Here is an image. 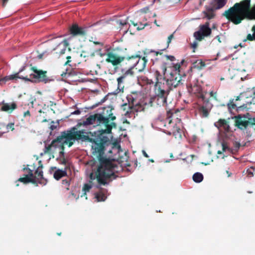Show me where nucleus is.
I'll return each instance as SVG.
<instances>
[{"label":"nucleus","instance_id":"obj_1","mask_svg":"<svg viewBox=\"0 0 255 255\" xmlns=\"http://www.w3.org/2000/svg\"><path fill=\"white\" fill-rule=\"evenodd\" d=\"M113 110V108L109 107L106 110V116L101 114H95L90 116L83 122L84 126L94 125V127L100 126L105 128V129H101L93 133L90 132L92 135L91 138H97L99 140L96 142L98 145L97 148H94L93 155L100 162V166L97 171L98 175L96 177H98L99 181L102 183L104 181L102 179V177L105 178L107 177L105 175L106 174L103 170V168L107 166L110 167L113 166L111 161L104 155L107 147L112 144L111 140L106 134L111 133L112 128L117 127V124L113 122L116 119V116H114L112 113Z\"/></svg>","mask_w":255,"mask_h":255},{"label":"nucleus","instance_id":"obj_2","mask_svg":"<svg viewBox=\"0 0 255 255\" xmlns=\"http://www.w3.org/2000/svg\"><path fill=\"white\" fill-rule=\"evenodd\" d=\"M251 0H243L225 11L223 15L235 25L245 19L255 20V5L251 8Z\"/></svg>","mask_w":255,"mask_h":255},{"label":"nucleus","instance_id":"obj_3","mask_svg":"<svg viewBox=\"0 0 255 255\" xmlns=\"http://www.w3.org/2000/svg\"><path fill=\"white\" fill-rule=\"evenodd\" d=\"M74 128H73L71 131L61 132V135L53 140L50 144L45 146L44 153H51L58 151L59 154L63 156L65 145H68L69 147H71L76 140L82 138L80 135L74 132Z\"/></svg>","mask_w":255,"mask_h":255},{"label":"nucleus","instance_id":"obj_4","mask_svg":"<svg viewBox=\"0 0 255 255\" xmlns=\"http://www.w3.org/2000/svg\"><path fill=\"white\" fill-rule=\"evenodd\" d=\"M108 159L111 161V163L113 166L112 167H110L107 166L103 168V170L106 174L105 175L107 176L105 178L102 177V179L104 181V183H102V182H100L98 177H96L98 175L97 171L100 166V162L99 161V164L97 169L93 170L90 174V181H89V183L85 184L83 186V191L84 192V194H86V192H89L92 188V183L93 180H97L99 185H106L109 184L113 180H115L117 178L118 176L115 173V168L117 167V165L114 163V161L113 160L109 158Z\"/></svg>","mask_w":255,"mask_h":255},{"label":"nucleus","instance_id":"obj_5","mask_svg":"<svg viewBox=\"0 0 255 255\" xmlns=\"http://www.w3.org/2000/svg\"><path fill=\"white\" fill-rule=\"evenodd\" d=\"M30 69L33 73H31L29 76L26 75L22 78L23 80L25 81L47 83L51 81L47 75V71L38 69L37 67L35 66H32Z\"/></svg>","mask_w":255,"mask_h":255},{"label":"nucleus","instance_id":"obj_6","mask_svg":"<svg viewBox=\"0 0 255 255\" xmlns=\"http://www.w3.org/2000/svg\"><path fill=\"white\" fill-rule=\"evenodd\" d=\"M178 113V111L174 109L167 111L164 126L166 127L168 129L171 128L170 131H168L169 134H172L175 138L180 139L182 138V130L179 128L175 127V124L172 125L173 124L172 118Z\"/></svg>","mask_w":255,"mask_h":255},{"label":"nucleus","instance_id":"obj_7","mask_svg":"<svg viewBox=\"0 0 255 255\" xmlns=\"http://www.w3.org/2000/svg\"><path fill=\"white\" fill-rule=\"evenodd\" d=\"M235 125L240 129H247L249 126H255V118L251 117L249 113L240 114L234 117Z\"/></svg>","mask_w":255,"mask_h":255},{"label":"nucleus","instance_id":"obj_8","mask_svg":"<svg viewBox=\"0 0 255 255\" xmlns=\"http://www.w3.org/2000/svg\"><path fill=\"white\" fill-rule=\"evenodd\" d=\"M82 126H83V122L78 123L75 127H73L70 128L69 129L67 130L66 131H70L74 128V132L78 133V134H80L82 138L79 139L78 140H76L77 141H81V142H86L88 141L92 143V152L93 154V151H94V148H97L98 146V144L96 142L99 141V138H91V137L88 135L86 134L87 132L86 131L85 129L78 130V128Z\"/></svg>","mask_w":255,"mask_h":255},{"label":"nucleus","instance_id":"obj_9","mask_svg":"<svg viewBox=\"0 0 255 255\" xmlns=\"http://www.w3.org/2000/svg\"><path fill=\"white\" fill-rule=\"evenodd\" d=\"M164 79H166V84L168 89L170 90L179 87L183 84L180 74L176 73V72H170Z\"/></svg>","mask_w":255,"mask_h":255},{"label":"nucleus","instance_id":"obj_10","mask_svg":"<svg viewBox=\"0 0 255 255\" xmlns=\"http://www.w3.org/2000/svg\"><path fill=\"white\" fill-rule=\"evenodd\" d=\"M123 59L122 63V68L128 69L126 71V74H129V76H133L134 72L132 70L134 68L135 62L137 55H132L131 56H123Z\"/></svg>","mask_w":255,"mask_h":255},{"label":"nucleus","instance_id":"obj_11","mask_svg":"<svg viewBox=\"0 0 255 255\" xmlns=\"http://www.w3.org/2000/svg\"><path fill=\"white\" fill-rule=\"evenodd\" d=\"M209 22H206L205 24L200 25L198 31L194 33V36L199 41H201L205 37H207L211 34L212 29L210 28Z\"/></svg>","mask_w":255,"mask_h":255},{"label":"nucleus","instance_id":"obj_12","mask_svg":"<svg viewBox=\"0 0 255 255\" xmlns=\"http://www.w3.org/2000/svg\"><path fill=\"white\" fill-rule=\"evenodd\" d=\"M123 56H120L113 52L107 53L106 61L111 63L113 66H120L121 67Z\"/></svg>","mask_w":255,"mask_h":255},{"label":"nucleus","instance_id":"obj_13","mask_svg":"<svg viewBox=\"0 0 255 255\" xmlns=\"http://www.w3.org/2000/svg\"><path fill=\"white\" fill-rule=\"evenodd\" d=\"M154 90L155 97H167L170 91L168 88L165 89L164 84L161 82H156Z\"/></svg>","mask_w":255,"mask_h":255},{"label":"nucleus","instance_id":"obj_14","mask_svg":"<svg viewBox=\"0 0 255 255\" xmlns=\"http://www.w3.org/2000/svg\"><path fill=\"white\" fill-rule=\"evenodd\" d=\"M55 46L52 48V51L54 52V53L60 56L64 54L66 50L67 47L69 45L68 41L66 39L60 42H57L54 41Z\"/></svg>","mask_w":255,"mask_h":255},{"label":"nucleus","instance_id":"obj_15","mask_svg":"<svg viewBox=\"0 0 255 255\" xmlns=\"http://www.w3.org/2000/svg\"><path fill=\"white\" fill-rule=\"evenodd\" d=\"M87 27H79L77 23H74L70 27L69 32L74 36H84L87 34Z\"/></svg>","mask_w":255,"mask_h":255},{"label":"nucleus","instance_id":"obj_16","mask_svg":"<svg viewBox=\"0 0 255 255\" xmlns=\"http://www.w3.org/2000/svg\"><path fill=\"white\" fill-rule=\"evenodd\" d=\"M137 98V92H132L131 94L128 95L127 97V100L128 102V105L127 103L124 104L122 105L124 110H126L127 108L132 109L134 105H136L137 103L136 102V100Z\"/></svg>","mask_w":255,"mask_h":255},{"label":"nucleus","instance_id":"obj_17","mask_svg":"<svg viewBox=\"0 0 255 255\" xmlns=\"http://www.w3.org/2000/svg\"><path fill=\"white\" fill-rule=\"evenodd\" d=\"M204 101V105L200 107L198 111L200 115L203 118H207L209 115V113L212 108V105L209 100H205Z\"/></svg>","mask_w":255,"mask_h":255},{"label":"nucleus","instance_id":"obj_18","mask_svg":"<svg viewBox=\"0 0 255 255\" xmlns=\"http://www.w3.org/2000/svg\"><path fill=\"white\" fill-rule=\"evenodd\" d=\"M188 90L198 98L201 99L202 101L205 100V97L202 91V88L200 86L195 85L193 86H191L190 88L188 87Z\"/></svg>","mask_w":255,"mask_h":255},{"label":"nucleus","instance_id":"obj_19","mask_svg":"<svg viewBox=\"0 0 255 255\" xmlns=\"http://www.w3.org/2000/svg\"><path fill=\"white\" fill-rule=\"evenodd\" d=\"M25 67H23L21 68L17 73H15L13 75L5 76L4 77L0 79V85L5 84V83L9 80H16L17 79H21L23 80L24 76H20L19 73L23 71Z\"/></svg>","mask_w":255,"mask_h":255},{"label":"nucleus","instance_id":"obj_20","mask_svg":"<svg viewBox=\"0 0 255 255\" xmlns=\"http://www.w3.org/2000/svg\"><path fill=\"white\" fill-rule=\"evenodd\" d=\"M147 60L145 57L141 58L139 55H137L135 62L134 68L139 72H141L144 70L146 67Z\"/></svg>","mask_w":255,"mask_h":255},{"label":"nucleus","instance_id":"obj_21","mask_svg":"<svg viewBox=\"0 0 255 255\" xmlns=\"http://www.w3.org/2000/svg\"><path fill=\"white\" fill-rule=\"evenodd\" d=\"M40 168H42V165H41V166H39L35 170L34 178H35L36 179V182L38 181L39 183L40 184H45L47 181L44 178L43 171H42L41 169H40Z\"/></svg>","mask_w":255,"mask_h":255},{"label":"nucleus","instance_id":"obj_22","mask_svg":"<svg viewBox=\"0 0 255 255\" xmlns=\"http://www.w3.org/2000/svg\"><path fill=\"white\" fill-rule=\"evenodd\" d=\"M2 106L0 110L3 112L11 113L15 109L17 108V105L15 103H12L11 104L5 103L4 101L1 103Z\"/></svg>","mask_w":255,"mask_h":255},{"label":"nucleus","instance_id":"obj_23","mask_svg":"<svg viewBox=\"0 0 255 255\" xmlns=\"http://www.w3.org/2000/svg\"><path fill=\"white\" fill-rule=\"evenodd\" d=\"M128 75H129V74H126L125 72L122 76H120L117 79L118 88L117 90H118L119 92H123L125 87L124 84L126 81V79Z\"/></svg>","mask_w":255,"mask_h":255},{"label":"nucleus","instance_id":"obj_24","mask_svg":"<svg viewBox=\"0 0 255 255\" xmlns=\"http://www.w3.org/2000/svg\"><path fill=\"white\" fill-rule=\"evenodd\" d=\"M215 126L218 128H223L225 131H229L230 130V126L228 122L225 119H220L215 124Z\"/></svg>","mask_w":255,"mask_h":255},{"label":"nucleus","instance_id":"obj_25","mask_svg":"<svg viewBox=\"0 0 255 255\" xmlns=\"http://www.w3.org/2000/svg\"><path fill=\"white\" fill-rule=\"evenodd\" d=\"M228 107L230 110L236 109L239 111L247 108V105L245 104L241 105L239 103H234L233 101H231L229 104H228Z\"/></svg>","mask_w":255,"mask_h":255},{"label":"nucleus","instance_id":"obj_26","mask_svg":"<svg viewBox=\"0 0 255 255\" xmlns=\"http://www.w3.org/2000/svg\"><path fill=\"white\" fill-rule=\"evenodd\" d=\"M215 9L214 6L206 7V10L203 11L205 17L208 19L213 18L215 16V14L214 13V10Z\"/></svg>","mask_w":255,"mask_h":255},{"label":"nucleus","instance_id":"obj_27","mask_svg":"<svg viewBox=\"0 0 255 255\" xmlns=\"http://www.w3.org/2000/svg\"><path fill=\"white\" fill-rule=\"evenodd\" d=\"M67 167L65 168L64 170L59 169L56 170L53 174L54 178L56 180H59L62 177L66 176L67 175Z\"/></svg>","mask_w":255,"mask_h":255},{"label":"nucleus","instance_id":"obj_28","mask_svg":"<svg viewBox=\"0 0 255 255\" xmlns=\"http://www.w3.org/2000/svg\"><path fill=\"white\" fill-rule=\"evenodd\" d=\"M17 181L21 182L24 184L32 183L33 184H36V180L35 178H31L29 176L24 175V177L19 178Z\"/></svg>","mask_w":255,"mask_h":255},{"label":"nucleus","instance_id":"obj_29","mask_svg":"<svg viewBox=\"0 0 255 255\" xmlns=\"http://www.w3.org/2000/svg\"><path fill=\"white\" fill-rule=\"evenodd\" d=\"M36 168V165L33 164V165H27L26 167L23 168V170L27 172L26 175L29 176L31 178H34V174L33 170Z\"/></svg>","mask_w":255,"mask_h":255},{"label":"nucleus","instance_id":"obj_30","mask_svg":"<svg viewBox=\"0 0 255 255\" xmlns=\"http://www.w3.org/2000/svg\"><path fill=\"white\" fill-rule=\"evenodd\" d=\"M156 103L159 106H166L167 105V97H154Z\"/></svg>","mask_w":255,"mask_h":255},{"label":"nucleus","instance_id":"obj_31","mask_svg":"<svg viewBox=\"0 0 255 255\" xmlns=\"http://www.w3.org/2000/svg\"><path fill=\"white\" fill-rule=\"evenodd\" d=\"M227 1V0H214V4L213 6H214L215 9H220L225 5Z\"/></svg>","mask_w":255,"mask_h":255},{"label":"nucleus","instance_id":"obj_32","mask_svg":"<svg viewBox=\"0 0 255 255\" xmlns=\"http://www.w3.org/2000/svg\"><path fill=\"white\" fill-rule=\"evenodd\" d=\"M206 66L204 61L201 60H198L194 62L193 64V67L199 70L202 69Z\"/></svg>","mask_w":255,"mask_h":255},{"label":"nucleus","instance_id":"obj_33","mask_svg":"<svg viewBox=\"0 0 255 255\" xmlns=\"http://www.w3.org/2000/svg\"><path fill=\"white\" fill-rule=\"evenodd\" d=\"M193 180L196 183H200L203 180V175L202 173L196 172L193 175Z\"/></svg>","mask_w":255,"mask_h":255},{"label":"nucleus","instance_id":"obj_34","mask_svg":"<svg viewBox=\"0 0 255 255\" xmlns=\"http://www.w3.org/2000/svg\"><path fill=\"white\" fill-rule=\"evenodd\" d=\"M95 198L97 199L98 202H100L105 201L106 196L102 192L100 191L95 194Z\"/></svg>","mask_w":255,"mask_h":255},{"label":"nucleus","instance_id":"obj_35","mask_svg":"<svg viewBox=\"0 0 255 255\" xmlns=\"http://www.w3.org/2000/svg\"><path fill=\"white\" fill-rule=\"evenodd\" d=\"M131 24L133 25L134 26H136V29L137 30H142L144 28V27L147 25V23H145L143 24L142 22H139V23H135L133 21H130Z\"/></svg>","mask_w":255,"mask_h":255},{"label":"nucleus","instance_id":"obj_36","mask_svg":"<svg viewBox=\"0 0 255 255\" xmlns=\"http://www.w3.org/2000/svg\"><path fill=\"white\" fill-rule=\"evenodd\" d=\"M252 31L253 32V34H248L247 36V39L249 41L255 40V25L253 26Z\"/></svg>","mask_w":255,"mask_h":255},{"label":"nucleus","instance_id":"obj_37","mask_svg":"<svg viewBox=\"0 0 255 255\" xmlns=\"http://www.w3.org/2000/svg\"><path fill=\"white\" fill-rule=\"evenodd\" d=\"M184 62V60H182L180 63L176 64L173 66L174 70L171 72H175L176 73H179L180 72V69L181 68V65L183 64Z\"/></svg>","mask_w":255,"mask_h":255},{"label":"nucleus","instance_id":"obj_38","mask_svg":"<svg viewBox=\"0 0 255 255\" xmlns=\"http://www.w3.org/2000/svg\"><path fill=\"white\" fill-rule=\"evenodd\" d=\"M80 55H81V57H83L84 58H85V61H86L87 60L89 59V52L83 51L82 52V53H81Z\"/></svg>","mask_w":255,"mask_h":255},{"label":"nucleus","instance_id":"obj_39","mask_svg":"<svg viewBox=\"0 0 255 255\" xmlns=\"http://www.w3.org/2000/svg\"><path fill=\"white\" fill-rule=\"evenodd\" d=\"M62 184L64 186V187L67 189H69V186L70 185V183L67 180H63L62 181Z\"/></svg>","mask_w":255,"mask_h":255},{"label":"nucleus","instance_id":"obj_40","mask_svg":"<svg viewBox=\"0 0 255 255\" xmlns=\"http://www.w3.org/2000/svg\"><path fill=\"white\" fill-rule=\"evenodd\" d=\"M67 70L65 72H62L60 75L63 78H67L70 75V73L67 72Z\"/></svg>","mask_w":255,"mask_h":255},{"label":"nucleus","instance_id":"obj_41","mask_svg":"<svg viewBox=\"0 0 255 255\" xmlns=\"http://www.w3.org/2000/svg\"><path fill=\"white\" fill-rule=\"evenodd\" d=\"M222 150L225 151L226 150H229V148L228 146L227 143L226 142H223L222 143Z\"/></svg>","mask_w":255,"mask_h":255},{"label":"nucleus","instance_id":"obj_42","mask_svg":"<svg viewBox=\"0 0 255 255\" xmlns=\"http://www.w3.org/2000/svg\"><path fill=\"white\" fill-rule=\"evenodd\" d=\"M14 123H10L7 125L6 128L7 129H10L11 131H13L14 130Z\"/></svg>","mask_w":255,"mask_h":255},{"label":"nucleus","instance_id":"obj_43","mask_svg":"<svg viewBox=\"0 0 255 255\" xmlns=\"http://www.w3.org/2000/svg\"><path fill=\"white\" fill-rule=\"evenodd\" d=\"M95 52L99 54L101 57H103L105 55H107L106 53H102V49L101 48H99L98 49H97L95 50Z\"/></svg>","mask_w":255,"mask_h":255},{"label":"nucleus","instance_id":"obj_44","mask_svg":"<svg viewBox=\"0 0 255 255\" xmlns=\"http://www.w3.org/2000/svg\"><path fill=\"white\" fill-rule=\"evenodd\" d=\"M164 57L165 58L166 60H170L171 61H174L175 60V58L173 56L164 55Z\"/></svg>","mask_w":255,"mask_h":255},{"label":"nucleus","instance_id":"obj_45","mask_svg":"<svg viewBox=\"0 0 255 255\" xmlns=\"http://www.w3.org/2000/svg\"><path fill=\"white\" fill-rule=\"evenodd\" d=\"M60 157L61 158L60 163L61 164L66 165L67 163V160L64 157V154L63 156L59 154Z\"/></svg>","mask_w":255,"mask_h":255},{"label":"nucleus","instance_id":"obj_46","mask_svg":"<svg viewBox=\"0 0 255 255\" xmlns=\"http://www.w3.org/2000/svg\"><path fill=\"white\" fill-rule=\"evenodd\" d=\"M155 76H156V79L157 80L156 82H159V80L161 79L162 77V76L160 74V73L158 71H156Z\"/></svg>","mask_w":255,"mask_h":255},{"label":"nucleus","instance_id":"obj_47","mask_svg":"<svg viewBox=\"0 0 255 255\" xmlns=\"http://www.w3.org/2000/svg\"><path fill=\"white\" fill-rule=\"evenodd\" d=\"M173 37H174L173 33L171 34L168 37V39H167V47L168 46L169 43L171 42V40L173 38Z\"/></svg>","mask_w":255,"mask_h":255},{"label":"nucleus","instance_id":"obj_48","mask_svg":"<svg viewBox=\"0 0 255 255\" xmlns=\"http://www.w3.org/2000/svg\"><path fill=\"white\" fill-rule=\"evenodd\" d=\"M210 97H213L215 100H217V93L211 91L210 92Z\"/></svg>","mask_w":255,"mask_h":255},{"label":"nucleus","instance_id":"obj_49","mask_svg":"<svg viewBox=\"0 0 255 255\" xmlns=\"http://www.w3.org/2000/svg\"><path fill=\"white\" fill-rule=\"evenodd\" d=\"M241 146V144L239 142H235L234 143V147L236 149H238Z\"/></svg>","mask_w":255,"mask_h":255},{"label":"nucleus","instance_id":"obj_50","mask_svg":"<svg viewBox=\"0 0 255 255\" xmlns=\"http://www.w3.org/2000/svg\"><path fill=\"white\" fill-rule=\"evenodd\" d=\"M95 51L94 52L89 53V59H93L95 56Z\"/></svg>","mask_w":255,"mask_h":255},{"label":"nucleus","instance_id":"obj_51","mask_svg":"<svg viewBox=\"0 0 255 255\" xmlns=\"http://www.w3.org/2000/svg\"><path fill=\"white\" fill-rule=\"evenodd\" d=\"M118 23L122 26L125 25L127 24V22L126 21H122L121 20L118 21Z\"/></svg>","mask_w":255,"mask_h":255},{"label":"nucleus","instance_id":"obj_52","mask_svg":"<svg viewBox=\"0 0 255 255\" xmlns=\"http://www.w3.org/2000/svg\"><path fill=\"white\" fill-rule=\"evenodd\" d=\"M164 49H163V50H161L160 51H152V52H154L155 53V55H158V54H160V55H161L162 54V51L164 50Z\"/></svg>","mask_w":255,"mask_h":255},{"label":"nucleus","instance_id":"obj_53","mask_svg":"<svg viewBox=\"0 0 255 255\" xmlns=\"http://www.w3.org/2000/svg\"><path fill=\"white\" fill-rule=\"evenodd\" d=\"M27 116H29V117L30 116V113L29 111H27L25 112L23 114L24 117H26Z\"/></svg>","mask_w":255,"mask_h":255},{"label":"nucleus","instance_id":"obj_54","mask_svg":"<svg viewBox=\"0 0 255 255\" xmlns=\"http://www.w3.org/2000/svg\"><path fill=\"white\" fill-rule=\"evenodd\" d=\"M71 58V57L70 56H68L66 57V59H67V61L65 62V65L68 64L70 62H71L70 59Z\"/></svg>","mask_w":255,"mask_h":255},{"label":"nucleus","instance_id":"obj_55","mask_svg":"<svg viewBox=\"0 0 255 255\" xmlns=\"http://www.w3.org/2000/svg\"><path fill=\"white\" fill-rule=\"evenodd\" d=\"M2 0V6L4 7L6 5V4L8 2V0Z\"/></svg>","mask_w":255,"mask_h":255},{"label":"nucleus","instance_id":"obj_56","mask_svg":"<svg viewBox=\"0 0 255 255\" xmlns=\"http://www.w3.org/2000/svg\"><path fill=\"white\" fill-rule=\"evenodd\" d=\"M81 113V111L79 110H77L72 113V114L73 115H79Z\"/></svg>","mask_w":255,"mask_h":255},{"label":"nucleus","instance_id":"obj_57","mask_svg":"<svg viewBox=\"0 0 255 255\" xmlns=\"http://www.w3.org/2000/svg\"><path fill=\"white\" fill-rule=\"evenodd\" d=\"M162 69V72L163 73V74L165 75L166 71V67L165 65H164V66H163Z\"/></svg>","mask_w":255,"mask_h":255},{"label":"nucleus","instance_id":"obj_58","mask_svg":"<svg viewBox=\"0 0 255 255\" xmlns=\"http://www.w3.org/2000/svg\"><path fill=\"white\" fill-rule=\"evenodd\" d=\"M142 153H143V155H144L145 157H148V154L146 153V152L144 150H143V151H142Z\"/></svg>","mask_w":255,"mask_h":255},{"label":"nucleus","instance_id":"obj_59","mask_svg":"<svg viewBox=\"0 0 255 255\" xmlns=\"http://www.w3.org/2000/svg\"><path fill=\"white\" fill-rule=\"evenodd\" d=\"M56 128V127L54 125H51V126H50V129L52 130L55 129Z\"/></svg>","mask_w":255,"mask_h":255},{"label":"nucleus","instance_id":"obj_60","mask_svg":"<svg viewBox=\"0 0 255 255\" xmlns=\"http://www.w3.org/2000/svg\"><path fill=\"white\" fill-rule=\"evenodd\" d=\"M197 46V43H196V42H194L193 44H192V47L194 48H196Z\"/></svg>","mask_w":255,"mask_h":255},{"label":"nucleus","instance_id":"obj_61","mask_svg":"<svg viewBox=\"0 0 255 255\" xmlns=\"http://www.w3.org/2000/svg\"><path fill=\"white\" fill-rule=\"evenodd\" d=\"M216 38L218 39V41L221 43V41L220 40V37L219 35H217L216 37Z\"/></svg>","mask_w":255,"mask_h":255},{"label":"nucleus","instance_id":"obj_62","mask_svg":"<svg viewBox=\"0 0 255 255\" xmlns=\"http://www.w3.org/2000/svg\"><path fill=\"white\" fill-rule=\"evenodd\" d=\"M94 43L95 44H99V45H101L102 46H103V43L100 42H94Z\"/></svg>","mask_w":255,"mask_h":255},{"label":"nucleus","instance_id":"obj_63","mask_svg":"<svg viewBox=\"0 0 255 255\" xmlns=\"http://www.w3.org/2000/svg\"><path fill=\"white\" fill-rule=\"evenodd\" d=\"M226 173L228 174V177H230L231 175V173L229 172V171L227 170Z\"/></svg>","mask_w":255,"mask_h":255},{"label":"nucleus","instance_id":"obj_64","mask_svg":"<svg viewBox=\"0 0 255 255\" xmlns=\"http://www.w3.org/2000/svg\"><path fill=\"white\" fill-rule=\"evenodd\" d=\"M239 100H240V97L239 96L237 97V98L235 100V102H237Z\"/></svg>","mask_w":255,"mask_h":255}]
</instances>
